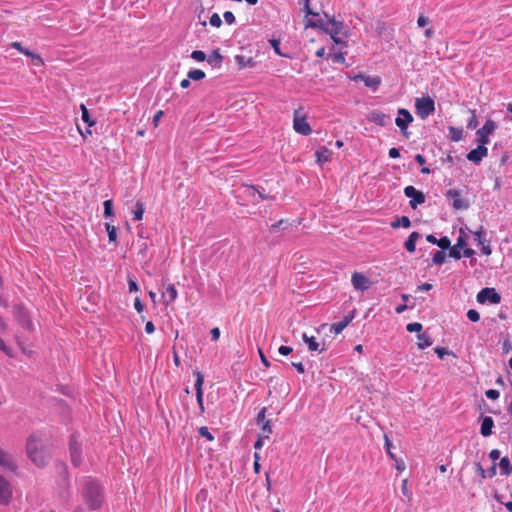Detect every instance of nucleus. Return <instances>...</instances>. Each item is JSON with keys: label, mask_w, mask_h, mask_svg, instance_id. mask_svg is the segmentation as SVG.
Here are the masks:
<instances>
[{"label": "nucleus", "mask_w": 512, "mask_h": 512, "mask_svg": "<svg viewBox=\"0 0 512 512\" xmlns=\"http://www.w3.org/2000/svg\"><path fill=\"white\" fill-rule=\"evenodd\" d=\"M81 495L89 510H95L100 507L102 503V494L101 488L96 481L90 478H85L81 482Z\"/></svg>", "instance_id": "obj_1"}, {"label": "nucleus", "mask_w": 512, "mask_h": 512, "mask_svg": "<svg viewBox=\"0 0 512 512\" xmlns=\"http://www.w3.org/2000/svg\"><path fill=\"white\" fill-rule=\"evenodd\" d=\"M306 27H318L328 33L336 44L346 45L345 39L340 37L343 32L344 24L335 18H330L327 21L318 19L317 21L307 20Z\"/></svg>", "instance_id": "obj_2"}, {"label": "nucleus", "mask_w": 512, "mask_h": 512, "mask_svg": "<svg viewBox=\"0 0 512 512\" xmlns=\"http://www.w3.org/2000/svg\"><path fill=\"white\" fill-rule=\"evenodd\" d=\"M26 452L30 460L37 466L43 467L48 460V454L44 449L41 438L33 434L27 439Z\"/></svg>", "instance_id": "obj_3"}, {"label": "nucleus", "mask_w": 512, "mask_h": 512, "mask_svg": "<svg viewBox=\"0 0 512 512\" xmlns=\"http://www.w3.org/2000/svg\"><path fill=\"white\" fill-rule=\"evenodd\" d=\"M293 129L295 132L301 135H309L312 132V129L307 122V116L303 110V107H299L294 111L293 117Z\"/></svg>", "instance_id": "obj_4"}, {"label": "nucleus", "mask_w": 512, "mask_h": 512, "mask_svg": "<svg viewBox=\"0 0 512 512\" xmlns=\"http://www.w3.org/2000/svg\"><path fill=\"white\" fill-rule=\"evenodd\" d=\"M415 109L417 115L421 119H426L429 115H431L435 110V102L434 100L427 97H420L415 99Z\"/></svg>", "instance_id": "obj_5"}, {"label": "nucleus", "mask_w": 512, "mask_h": 512, "mask_svg": "<svg viewBox=\"0 0 512 512\" xmlns=\"http://www.w3.org/2000/svg\"><path fill=\"white\" fill-rule=\"evenodd\" d=\"M412 114L404 108L398 109V116L395 119V124L400 129L401 134L405 138H409L410 132L408 131L409 125L413 122Z\"/></svg>", "instance_id": "obj_6"}, {"label": "nucleus", "mask_w": 512, "mask_h": 512, "mask_svg": "<svg viewBox=\"0 0 512 512\" xmlns=\"http://www.w3.org/2000/svg\"><path fill=\"white\" fill-rule=\"evenodd\" d=\"M497 123L487 119L485 124L476 131L477 143L487 145L490 142L489 136L497 129Z\"/></svg>", "instance_id": "obj_7"}, {"label": "nucleus", "mask_w": 512, "mask_h": 512, "mask_svg": "<svg viewBox=\"0 0 512 512\" xmlns=\"http://www.w3.org/2000/svg\"><path fill=\"white\" fill-rule=\"evenodd\" d=\"M0 468L10 472H15L18 468L15 456L2 447H0Z\"/></svg>", "instance_id": "obj_8"}, {"label": "nucleus", "mask_w": 512, "mask_h": 512, "mask_svg": "<svg viewBox=\"0 0 512 512\" xmlns=\"http://www.w3.org/2000/svg\"><path fill=\"white\" fill-rule=\"evenodd\" d=\"M477 302L480 304H484L489 302L491 304H498L501 301V296L496 292L494 288H483L479 291L476 296Z\"/></svg>", "instance_id": "obj_9"}, {"label": "nucleus", "mask_w": 512, "mask_h": 512, "mask_svg": "<svg viewBox=\"0 0 512 512\" xmlns=\"http://www.w3.org/2000/svg\"><path fill=\"white\" fill-rule=\"evenodd\" d=\"M404 194L406 197L410 198V206L415 209L417 205L425 202L424 194L421 191H418L414 186H406L404 188Z\"/></svg>", "instance_id": "obj_10"}, {"label": "nucleus", "mask_w": 512, "mask_h": 512, "mask_svg": "<svg viewBox=\"0 0 512 512\" xmlns=\"http://www.w3.org/2000/svg\"><path fill=\"white\" fill-rule=\"evenodd\" d=\"M468 232H470L468 230L467 227H461L459 229V236L457 238V241H456V244L457 247H460L463 249V256L465 257H472L473 254H474V250L471 249V248H468L467 245H468Z\"/></svg>", "instance_id": "obj_11"}, {"label": "nucleus", "mask_w": 512, "mask_h": 512, "mask_svg": "<svg viewBox=\"0 0 512 512\" xmlns=\"http://www.w3.org/2000/svg\"><path fill=\"white\" fill-rule=\"evenodd\" d=\"M351 283L355 290L357 291H365L368 290L371 286L370 279L365 276L363 273L354 272L351 276Z\"/></svg>", "instance_id": "obj_12"}, {"label": "nucleus", "mask_w": 512, "mask_h": 512, "mask_svg": "<svg viewBox=\"0 0 512 512\" xmlns=\"http://www.w3.org/2000/svg\"><path fill=\"white\" fill-rule=\"evenodd\" d=\"M12 498L11 483L0 474V504L7 505Z\"/></svg>", "instance_id": "obj_13"}, {"label": "nucleus", "mask_w": 512, "mask_h": 512, "mask_svg": "<svg viewBox=\"0 0 512 512\" xmlns=\"http://www.w3.org/2000/svg\"><path fill=\"white\" fill-rule=\"evenodd\" d=\"M446 197L452 201V206L456 210H462L468 208L467 201L461 196V193L458 190L450 189L446 193Z\"/></svg>", "instance_id": "obj_14"}, {"label": "nucleus", "mask_w": 512, "mask_h": 512, "mask_svg": "<svg viewBox=\"0 0 512 512\" xmlns=\"http://www.w3.org/2000/svg\"><path fill=\"white\" fill-rule=\"evenodd\" d=\"M488 155V149L486 145L478 143L477 148L472 149L467 154V159L475 164H479L483 158H485Z\"/></svg>", "instance_id": "obj_15"}, {"label": "nucleus", "mask_w": 512, "mask_h": 512, "mask_svg": "<svg viewBox=\"0 0 512 512\" xmlns=\"http://www.w3.org/2000/svg\"><path fill=\"white\" fill-rule=\"evenodd\" d=\"M367 119L368 121L382 127L387 126L391 122V119L388 115L378 110L371 111L367 115Z\"/></svg>", "instance_id": "obj_16"}, {"label": "nucleus", "mask_w": 512, "mask_h": 512, "mask_svg": "<svg viewBox=\"0 0 512 512\" xmlns=\"http://www.w3.org/2000/svg\"><path fill=\"white\" fill-rule=\"evenodd\" d=\"M69 449H70L71 461H72L73 465L79 466L81 463V446L75 440V438L71 439Z\"/></svg>", "instance_id": "obj_17"}, {"label": "nucleus", "mask_w": 512, "mask_h": 512, "mask_svg": "<svg viewBox=\"0 0 512 512\" xmlns=\"http://www.w3.org/2000/svg\"><path fill=\"white\" fill-rule=\"evenodd\" d=\"M178 297V292L174 284H168L162 293L163 303L168 306L172 304Z\"/></svg>", "instance_id": "obj_18"}, {"label": "nucleus", "mask_w": 512, "mask_h": 512, "mask_svg": "<svg viewBox=\"0 0 512 512\" xmlns=\"http://www.w3.org/2000/svg\"><path fill=\"white\" fill-rule=\"evenodd\" d=\"M475 240L482 247V253L485 255H490L492 253L490 245L487 243L482 227L474 232Z\"/></svg>", "instance_id": "obj_19"}, {"label": "nucleus", "mask_w": 512, "mask_h": 512, "mask_svg": "<svg viewBox=\"0 0 512 512\" xmlns=\"http://www.w3.org/2000/svg\"><path fill=\"white\" fill-rule=\"evenodd\" d=\"M358 79L363 80L365 86L369 87L373 90H376L381 83V79L378 76H365V75L359 74L354 77V80H358Z\"/></svg>", "instance_id": "obj_20"}, {"label": "nucleus", "mask_w": 512, "mask_h": 512, "mask_svg": "<svg viewBox=\"0 0 512 512\" xmlns=\"http://www.w3.org/2000/svg\"><path fill=\"white\" fill-rule=\"evenodd\" d=\"M303 341L307 344L308 349L312 352H321L323 351V347H321V344L316 341V338L314 336H308L306 333L302 335ZM324 346V344L322 345Z\"/></svg>", "instance_id": "obj_21"}, {"label": "nucleus", "mask_w": 512, "mask_h": 512, "mask_svg": "<svg viewBox=\"0 0 512 512\" xmlns=\"http://www.w3.org/2000/svg\"><path fill=\"white\" fill-rule=\"evenodd\" d=\"M316 159L319 164L329 162L332 158L333 152L326 147H320L316 153Z\"/></svg>", "instance_id": "obj_22"}, {"label": "nucleus", "mask_w": 512, "mask_h": 512, "mask_svg": "<svg viewBox=\"0 0 512 512\" xmlns=\"http://www.w3.org/2000/svg\"><path fill=\"white\" fill-rule=\"evenodd\" d=\"M493 426H494V421L491 417H489V416L483 417L482 422H481V428H480V433L482 434V436H484V437L490 436L492 434Z\"/></svg>", "instance_id": "obj_23"}, {"label": "nucleus", "mask_w": 512, "mask_h": 512, "mask_svg": "<svg viewBox=\"0 0 512 512\" xmlns=\"http://www.w3.org/2000/svg\"><path fill=\"white\" fill-rule=\"evenodd\" d=\"M420 238L418 232H412L405 242V248L408 252L412 253L416 249V242Z\"/></svg>", "instance_id": "obj_24"}, {"label": "nucleus", "mask_w": 512, "mask_h": 512, "mask_svg": "<svg viewBox=\"0 0 512 512\" xmlns=\"http://www.w3.org/2000/svg\"><path fill=\"white\" fill-rule=\"evenodd\" d=\"M235 62L241 69L246 67H253L255 64L254 60L251 57H246L244 55H236Z\"/></svg>", "instance_id": "obj_25"}, {"label": "nucleus", "mask_w": 512, "mask_h": 512, "mask_svg": "<svg viewBox=\"0 0 512 512\" xmlns=\"http://www.w3.org/2000/svg\"><path fill=\"white\" fill-rule=\"evenodd\" d=\"M418 342L417 346L419 349H425L432 345V340L430 336L426 333H420L417 336Z\"/></svg>", "instance_id": "obj_26"}, {"label": "nucleus", "mask_w": 512, "mask_h": 512, "mask_svg": "<svg viewBox=\"0 0 512 512\" xmlns=\"http://www.w3.org/2000/svg\"><path fill=\"white\" fill-rule=\"evenodd\" d=\"M499 467L502 475L508 476L512 473V466L507 457H503L499 462Z\"/></svg>", "instance_id": "obj_27"}, {"label": "nucleus", "mask_w": 512, "mask_h": 512, "mask_svg": "<svg viewBox=\"0 0 512 512\" xmlns=\"http://www.w3.org/2000/svg\"><path fill=\"white\" fill-rule=\"evenodd\" d=\"M145 211L144 204L141 201H137L135 204V208L132 212L133 214V220L134 221H140L143 218V214Z\"/></svg>", "instance_id": "obj_28"}, {"label": "nucleus", "mask_w": 512, "mask_h": 512, "mask_svg": "<svg viewBox=\"0 0 512 512\" xmlns=\"http://www.w3.org/2000/svg\"><path fill=\"white\" fill-rule=\"evenodd\" d=\"M450 139L454 142H458L463 138V129L458 127L450 126L448 128Z\"/></svg>", "instance_id": "obj_29"}, {"label": "nucleus", "mask_w": 512, "mask_h": 512, "mask_svg": "<svg viewBox=\"0 0 512 512\" xmlns=\"http://www.w3.org/2000/svg\"><path fill=\"white\" fill-rule=\"evenodd\" d=\"M411 225V221L407 216H402L400 218H397L396 221L392 222L391 226L393 228L397 227H403V228H409Z\"/></svg>", "instance_id": "obj_30"}, {"label": "nucleus", "mask_w": 512, "mask_h": 512, "mask_svg": "<svg viewBox=\"0 0 512 512\" xmlns=\"http://www.w3.org/2000/svg\"><path fill=\"white\" fill-rule=\"evenodd\" d=\"M105 228L108 234L109 241L115 242L117 240V228L110 223H106Z\"/></svg>", "instance_id": "obj_31"}, {"label": "nucleus", "mask_w": 512, "mask_h": 512, "mask_svg": "<svg viewBox=\"0 0 512 512\" xmlns=\"http://www.w3.org/2000/svg\"><path fill=\"white\" fill-rule=\"evenodd\" d=\"M80 109L82 112V120L87 123L89 127L93 126L95 121L91 119L87 107L84 104H81Z\"/></svg>", "instance_id": "obj_32"}, {"label": "nucleus", "mask_w": 512, "mask_h": 512, "mask_svg": "<svg viewBox=\"0 0 512 512\" xmlns=\"http://www.w3.org/2000/svg\"><path fill=\"white\" fill-rule=\"evenodd\" d=\"M195 376H196V381H195V385L194 386H195L196 394L197 393H203L202 386H203V383H204V376L199 371L195 372Z\"/></svg>", "instance_id": "obj_33"}, {"label": "nucleus", "mask_w": 512, "mask_h": 512, "mask_svg": "<svg viewBox=\"0 0 512 512\" xmlns=\"http://www.w3.org/2000/svg\"><path fill=\"white\" fill-rule=\"evenodd\" d=\"M205 77L204 71L193 69L188 72V78L194 81L202 80Z\"/></svg>", "instance_id": "obj_34"}, {"label": "nucleus", "mask_w": 512, "mask_h": 512, "mask_svg": "<svg viewBox=\"0 0 512 512\" xmlns=\"http://www.w3.org/2000/svg\"><path fill=\"white\" fill-rule=\"evenodd\" d=\"M23 54L30 57L34 65L40 66L43 64V60L38 54L31 52L28 49H25Z\"/></svg>", "instance_id": "obj_35"}, {"label": "nucleus", "mask_w": 512, "mask_h": 512, "mask_svg": "<svg viewBox=\"0 0 512 512\" xmlns=\"http://www.w3.org/2000/svg\"><path fill=\"white\" fill-rule=\"evenodd\" d=\"M349 324V320L346 318L338 323L333 324L332 331H334L335 334L341 333L344 328Z\"/></svg>", "instance_id": "obj_36"}, {"label": "nucleus", "mask_w": 512, "mask_h": 512, "mask_svg": "<svg viewBox=\"0 0 512 512\" xmlns=\"http://www.w3.org/2000/svg\"><path fill=\"white\" fill-rule=\"evenodd\" d=\"M469 112L471 114V117L467 122V128L473 130L478 126L479 123L475 110H469Z\"/></svg>", "instance_id": "obj_37"}, {"label": "nucleus", "mask_w": 512, "mask_h": 512, "mask_svg": "<svg viewBox=\"0 0 512 512\" xmlns=\"http://www.w3.org/2000/svg\"><path fill=\"white\" fill-rule=\"evenodd\" d=\"M271 433H272V428H271L270 422L269 421L264 422L259 436L263 437L265 439H269Z\"/></svg>", "instance_id": "obj_38"}, {"label": "nucleus", "mask_w": 512, "mask_h": 512, "mask_svg": "<svg viewBox=\"0 0 512 512\" xmlns=\"http://www.w3.org/2000/svg\"><path fill=\"white\" fill-rule=\"evenodd\" d=\"M104 217H112L113 216V203L112 200H105L104 203Z\"/></svg>", "instance_id": "obj_39"}, {"label": "nucleus", "mask_w": 512, "mask_h": 512, "mask_svg": "<svg viewBox=\"0 0 512 512\" xmlns=\"http://www.w3.org/2000/svg\"><path fill=\"white\" fill-rule=\"evenodd\" d=\"M446 260V254L443 251H437L433 256V263L436 265H441Z\"/></svg>", "instance_id": "obj_40"}, {"label": "nucleus", "mask_w": 512, "mask_h": 512, "mask_svg": "<svg viewBox=\"0 0 512 512\" xmlns=\"http://www.w3.org/2000/svg\"><path fill=\"white\" fill-rule=\"evenodd\" d=\"M384 439H385V450H386L387 454L389 455V457L392 460H396V455L391 451L392 442L390 441V439L387 435H384Z\"/></svg>", "instance_id": "obj_41"}, {"label": "nucleus", "mask_w": 512, "mask_h": 512, "mask_svg": "<svg viewBox=\"0 0 512 512\" xmlns=\"http://www.w3.org/2000/svg\"><path fill=\"white\" fill-rule=\"evenodd\" d=\"M461 250H463V249L460 248V247H457V245H454L449 250V256L452 257V258H455V259H460L462 257V255H463L460 252Z\"/></svg>", "instance_id": "obj_42"}, {"label": "nucleus", "mask_w": 512, "mask_h": 512, "mask_svg": "<svg viewBox=\"0 0 512 512\" xmlns=\"http://www.w3.org/2000/svg\"><path fill=\"white\" fill-rule=\"evenodd\" d=\"M191 58L197 62H202L206 59V55L201 50H195L191 53Z\"/></svg>", "instance_id": "obj_43"}, {"label": "nucleus", "mask_w": 512, "mask_h": 512, "mask_svg": "<svg viewBox=\"0 0 512 512\" xmlns=\"http://www.w3.org/2000/svg\"><path fill=\"white\" fill-rule=\"evenodd\" d=\"M437 245L441 249L445 250V249L450 248L451 241H450V239L448 237L444 236V237H441L440 239H438Z\"/></svg>", "instance_id": "obj_44"}, {"label": "nucleus", "mask_w": 512, "mask_h": 512, "mask_svg": "<svg viewBox=\"0 0 512 512\" xmlns=\"http://www.w3.org/2000/svg\"><path fill=\"white\" fill-rule=\"evenodd\" d=\"M406 329L408 332H420L422 330V324L418 322H412L407 324Z\"/></svg>", "instance_id": "obj_45"}, {"label": "nucleus", "mask_w": 512, "mask_h": 512, "mask_svg": "<svg viewBox=\"0 0 512 512\" xmlns=\"http://www.w3.org/2000/svg\"><path fill=\"white\" fill-rule=\"evenodd\" d=\"M467 318L472 322H477L480 319V314L475 309H470L467 312Z\"/></svg>", "instance_id": "obj_46"}, {"label": "nucleus", "mask_w": 512, "mask_h": 512, "mask_svg": "<svg viewBox=\"0 0 512 512\" xmlns=\"http://www.w3.org/2000/svg\"><path fill=\"white\" fill-rule=\"evenodd\" d=\"M198 432L202 437H205L209 441H212L214 439L212 434L209 432L208 428L205 426L200 427L198 429Z\"/></svg>", "instance_id": "obj_47"}, {"label": "nucleus", "mask_w": 512, "mask_h": 512, "mask_svg": "<svg viewBox=\"0 0 512 512\" xmlns=\"http://www.w3.org/2000/svg\"><path fill=\"white\" fill-rule=\"evenodd\" d=\"M208 61L210 63H220L222 61V56L218 50L213 51L212 55L209 57Z\"/></svg>", "instance_id": "obj_48"}, {"label": "nucleus", "mask_w": 512, "mask_h": 512, "mask_svg": "<svg viewBox=\"0 0 512 512\" xmlns=\"http://www.w3.org/2000/svg\"><path fill=\"white\" fill-rule=\"evenodd\" d=\"M210 24L214 27H220L221 24H222V20L220 18V16L217 14V13H214L211 17H210Z\"/></svg>", "instance_id": "obj_49"}, {"label": "nucleus", "mask_w": 512, "mask_h": 512, "mask_svg": "<svg viewBox=\"0 0 512 512\" xmlns=\"http://www.w3.org/2000/svg\"><path fill=\"white\" fill-rule=\"evenodd\" d=\"M485 395L489 399L496 400V399L499 398L500 392L498 390H495V389H489V390H487L485 392Z\"/></svg>", "instance_id": "obj_50"}, {"label": "nucleus", "mask_w": 512, "mask_h": 512, "mask_svg": "<svg viewBox=\"0 0 512 512\" xmlns=\"http://www.w3.org/2000/svg\"><path fill=\"white\" fill-rule=\"evenodd\" d=\"M223 17H224V20L226 21L227 24L231 25V24L235 23L236 19H235L234 14L231 11H226L223 14Z\"/></svg>", "instance_id": "obj_51"}, {"label": "nucleus", "mask_w": 512, "mask_h": 512, "mask_svg": "<svg viewBox=\"0 0 512 512\" xmlns=\"http://www.w3.org/2000/svg\"><path fill=\"white\" fill-rule=\"evenodd\" d=\"M128 288L129 292H137L139 290L138 284L132 277H128Z\"/></svg>", "instance_id": "obj_52"}, {"label": "nucleus", "mask_w": 512, "mask_h": 512, "mask_svg": "<svg viewBox=\"0 0 512 512\" xmlns=\"http://www.w3.org/2000/svg\"><path fill=\"white\" fill-rule=\"evenodd\" d=\"M332 59L334 62L339 63V64L345 63V55L342 52H337V53L333 54Z\"/></svg>", "instance_id": "obj_53"}, {"label": "nucleus", "mask_w": 512, "mask_h": 512, "mask_svg": "<svg viewBox=\"0 0 512 512\" xmlns=\"http://www.w3.org/2000/svg\"><path fill=\"white\" fill-rule=\"evenodd\" d=\"M407 485H408V481H407V479H404V480L402 481L401 489H402V493H403L406 497L410 498V496H411V491L408 489V486H407Z\"/></svg>", "instance_id": "obj_54"}, {"label": "nucleus", "mask_w": 512, "mask_h": 512, "mask_svg": "<svg viewBox=\"0 0 512 512\" xmlns=\"http://www.w3.org/2000/svg\"><path fill=\"white\" fill-rule=\"evenodd\" d=\"M134 308L136 309V311L138 313H141L143 310H144V305L143 303L141 302L140 298L137 297L134 301Z\"/></svg>", "instance_id": "obj_55"}, {"label": "nucleus", "mask_w": 512, "mask_h": 512, "mask_svg": "<svg viewBox=\"0 0 512 512\" xmlns=\"http://www.w3.org/2000/svg\"><path fill=\"white\" fill-rule=\"evenodd\" d=\"M304 11L306 15L318 16V14L314 13L310 8V0H305Z\"/></svg>", "instance_id": "obj_56"}, {"label": "nucleus", "mask_w": 512, "mask_h": 512, "mask_svg": "<svg viewBox=\"0 0 512 512\" xmlns=\"http://www.w3.org/2000/svg\"><path fill=\"white\" fill-rule=\"evenodd\" d=\"M278 352L281 355L287 356V355H289L292 352V348L289 347V346H280L279 349H278Z\"/></svg>", "instance_id": "obj_57"}, {"label": "nucleus", "mask_w": 512, "mask_h": 512, "mask_svg": "<svg viewBox=\"0 0 512 512\" xmlns=\"http://www.w3.org/2000/svg\"><path fill=\"white\" fill-rule=\"evenodd\" d=\"M154 331H155V325L153 324L152 321H148L145 325V332L147 334H152V333H154Z\"/></svg>", "instance_id": "obj_58"}, {"label": "nucleus", "mask_w": 512, "mask_h": 512, "mask_svg": "<svg viewBox=\"0 0 512 512\" xmlns=\"http://www.w3.org/2000/svg\"><path fill=\"white\" fill-rule=\"evenodd\" d=\"M388 154H389V157L393 158V159H396V158L400 157V151L397 148H391L389 150Z\"/></svg>", "instance_id": "obj_59"}, {"label": "nucleus", "mask_w": 512, "mask_h": 512, "mask_svg": "<svg viewBox=\"0 0 512 512\" xmlns=\"http://www.w3.org/2000/svg\"><path fill=\"white\" fill-rule=\"evenodd\" d=\"M429 23V19L425 16H419L417 24L419 27H424Z\"/></svg>", "instance_id": "obj_60"}, {"label": "nucleus", "mask_w": 512, "mask_h": 512, "mask_svg": "<svg viewBox=\"0 0 512 512\" xmlns=\"http://www.w3.org/2000/svg\"><path fill=\"white\" fill-rule=\"evenodd\" d=\"M211 337L213 341H217L220 337V330L218 327H215L211 330Z\"/></svg>", "instance_id": "obj_61"}, {"label": "nucleus", "mask_w": 512, "mask_h": 512, "mask_svg": "<svg viewBox=\"0 0 512 512\" xmlns=\"http://www.w3.org/2000/svg\"><path fill=\"white\" fill-rule=\"evenodd\" d=\"M394 461L396 462V469L398 471L401 472V471L405 470V463H404V461L402 459H398L396 457V460H394Z\"/></svg>", "instance_id": "obj_62"}, {"label": "nucleus", "mask_w": 512, "mask_h": 512, "mask_svg": "<svg viewBox=\"0 0 512 512\" xmlns=\"http://www.w3.org/2000/svg\"><path fill=\"white\" fill-rule=\"evenodd\" d=\"M0 350L5 352L7 355H11L10 348L5 344V342L0 338Z\"/></svg>", "instance_id": "obj_63"}, {"label": "nucleus", "mask_w": 512, "mask_h": 512, "mask_svg": "<svg viewBox=\"0 0 512 512\" xmlns=\"http://www.w3.org/2000/svg\"><path fill=\"white\" fill-rule=\"evenodd\" d=\"M265 417H266V409L263 408L257 415V423H261V422H264L265 421Z\"/></svg>", "instance_id": "obj_64"}]
</instances>
